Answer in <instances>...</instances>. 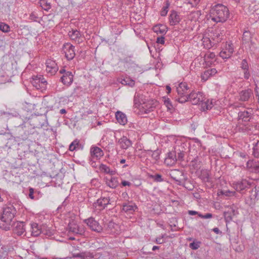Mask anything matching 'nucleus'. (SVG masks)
<instances>
[{"label": "nucleus", "instance_id": "nucleus-1", "mask_svg": "<svg viewBox=\"0 0 259 259\" xmlns=\"http://www.w3.org/2000/svg\"><path fill=\"white\" fill-rule=\"evenodd\" d=\"M17 211L12 205L4 207L0 217V228L5 231L10 230L14 222Z\"/></svg>", "mask_w": 259, "mask_h": 259}, {"label": "nucleus", "instance_id": "nucleus-2", "mask_svg": "<svg viewBox=\"0 0 259 259\" xmlns=\"http://www.w3.org/2000/svg\"><path fill=\"white\" fill-rule=\"evenodd\" d=\"M230 15L228 8L222 4H217L210 11V17L217 23H223L227 21Z\"/></svg>", "mask_w": 259, "mask_h": 259}, {"label": "nucleus", "instance_id": "nucleus-3", "mask_svg": "<svg viewBox=\"0 0 259 259\" xmlns=\"http://www.w3.org/2000/svg\"><path fill=\"white\" fill-rule=\"evenodd\" d=\"M31 82L33 87L37 90H40L41 92L46 90L47 88V81L41 75L32 77Z\"/></svg>", "mask_w": 259, "mask_h": 259}, {"label": "nucleus", "instance_id": "nucleus-4", "mask_svg": "<svg viewBox=\"0 0 259 259\" xmlns=\"http://www.w3.org/2000/svg\"><path fill=\"white\" fill-rule=\"evenodd\" d=\"M170 177L178 185H182L183 182L187 179L183 171L178 169L172 170L170 173Z\"/></svg>", "mask_w": 259, "mask_h": 259}, {"label": "nucleus", "instance_id": "nucleus-5", "mask_svg": "<svg viewBox=\"0 0 259 259\" xmlns=\"http://www.w3.org/2000/svg\"><path fill=\"white\" fill-rule=\"evenodd\" d=\"M189 101L193 105H197L202 102L206 100L203 94L201 92H192L188 95Z\"/></svg>", "mask_w": 259, "mask_h": 259}, {"label": "nucleus", "instance_id": "nucleus-6", "mask_svg": "<svg viewBox=\"0 0 259 259\" xmlns=\"http://www.w3.org/2000/svg\"><path fill=\"white\" fill-rule=\"evenodd\" d=\"M11 228L13 233L18 236H21L25 233V223L23 222H14Z\"/></svg>", "mask_w": 259, "mask_h": 259}, {"label": "nucleus", "instance_id": "nucleus-7", "mask_svg": "<svg viewBox=\"0 0 259 259\" xmlns=\"http://www.w3.org/2000/svg\"><path fill=\"white\" fill-rule=\"evenodd\" d=\"M62 49L67 60H71L74 58L75 53L74 47L73 45L65 44L63 45Z\"/></svg>", "mask_w": 259, "mask_h": 259}, {"label": "nucleus", "instance_id": "nucleus-8", "mask_svg": "<svg viewBox=\"0 0 259 259\" xmlns=\"http://www.w3.org/2000/svg\"><path fill=\"white\" fill-rule=\"evenodd\" d=\"M84 222L92 231L97 233H100L103 230L102 227L93 218H90L85 220Z\"/></svg>", "mask_w": 259, "mask_h": 259}, {"label": "nucleus", "instance_id": "nucleus-9", "mask_svg": "<svg viewBox=\"0 0 259 259\" xmlns=\"http://www.w3.org/2000/svg\"><path fill=\"white\" fill-rule=\"evenodd\" d=\"M110 199L109 197H101L93 203V207L97 210H102L110 204Z\"/></svg>", "mask_w": 259, "mask_h": 259}, {"label": "nucleus", "instance_id": "nucleus-10", "mask_svg": "<svg viewBox=\"0 0 259 259\" xmlns=\"http://www.w3.org/2000/svg\"><path fill=\"white\" fill-rule=\"evenodd\" d=\"M228 210L224 212V216L226 224L230 223L233 220V217L238 214L235 206H227Z\"/></svg>", "mask_w": 259, "mask_h": 259}, {"label": "nucleus", "instance_id": "nucleus-11", "mask_svg": "<svg viewBox=\"0 0 259 259\" xmlns=\"http://www.w3.org/2000/svg\"><path fill=\"white\" fill-rule=\"evenodd\" d=\"M253 118L252 111H241L238 113L237 119L239 123L241 122H248Z\"/></svg>", "mask_w": 259, "mask_h": 259}, {"label": "nucleus", "instance_id": "nucleus-12", "mask_svg": "<svg viewBox=\"0 0 259 259\" xmlns=\"http://www.w3.org/2000/svg\"><path fill=\"white\" fill-rule=\"evenodd\" d=\"M90 153L92 160L100 159L104 155L103 150L100 148L95 146L91 147Z\"/></svg>", "mask_w": 259, "mask_h": 259}, {"label": "nucleus", "instance_id": "nucleus-13", "mask_svg": "<svg viewBox=\"0 0 259 259\" xmlns=\"http://www.w3.org/2000/svg\"><path fill=\"white\" fill-rule=\"evenodd\" d=\"M142 108L143 109V111L145 113H149L153 110V109L155 108L153 101H148L146 102L145 99H142Z\"/></svg>", "mask_w": 259, "mask_h": 259}, {"label": "nucleus", "instance_id": "nucleus-14", "mask_svg": "<svg viewBox=\"0 0 259 259\" xmlns=\"http://www.w3.org/2000/svg\"><path fill=\"white\" fill-rule=\"evenodd\" d=\"M249 186V184L248 181L243 180L234 184V187L237 191L242 193L243 190L248 188Z\"/></svg>", "mask_w": 259, "mask_h": 259}, {"label": "nucleus", "instance_id": "nucleus-15", "mask_svg": "<svg viewBox=\"0 0 259 259\" xmlns=\"http://www.w3.org/2000/svg\"><path fill=\"white\" fill-rule=\"evenodd\" d=\"M46 70L51 74H55L58 70L57 64L55 61L48 60L46 61Z\"/></svg>", "mask_w": 259, "mask_h": 259}, {"label": "nucleus", "instance_id": "nucleus-16", "mask_svg": "<svg viewBox=\"0 0 259 259\" xmlns=\"http://www.w3.org/2000/svg\"><path fill=\"white\" fill-rule=\"evenodd\" d=\"M73 75L70 71H67L60 78L61 81L64 85H70L73 82Z\"/></svg>", "mask_w": 259, "mask_h": 259}, {"label": "nucleus", "instance_id": "nucleus-17", "mask_svg": "<svg viewBox=\"0 0 259 259\" xmlns=\"http://www.w3.org/2000/svg\"><path fill=\"white\" fill-rule=\"evenodd\" d=\"M222 33L219 30H212L210 34V39H212L213 42V44L219 42L222 39Z\"/></svg>", "mask_w": 259, "mask_h": 259}, {"label": "nucleus", "instance_id": "nucleus-18", "mask_svg": "<svg viewBox=\"0 0 259 259\" xmlns=\"http://www.w3.org/2000/svg\"><path fill=\"white\" fill-rule=\"evenodd\" d=\"M118 143L122 149H126L132 145V141L125 136L119 139Z\"/></svg>", "mask_w": 259, "mask_h": 259}, {"label": "nucleus", "instance_id": "nucleus-19", "mask_svg": "<svg viewBox=\"0 0 259 259\" xmlns=\"http://www.w3.org/2000/svg\"><path fill=\"white\" fill-rule=\"evenodd\" d=\"M137 209V206L134 203H123L122 204V211L128 214H132Z\"/></svg>", "mask_w": 259, "mask_h": 259}, {"label": "nucleus", "instance_id": "nucleus-20", "mask_svg": "<svg viewBox=\"0 0 259 259\" xmlns=\"http://www.w3.org/2000/svg\"><path fill=\"white\" fill-rule=\"evenodd\" d=\"M31 235L33 236H38L40 234L44 232L41 226H39L36 223L31 224Z\"/></svg>", "mask_w": 259, "mask_h": 259}, {"label": "nucleus", "instance_id": "nucleus-21", "mask_svg": "<svg viewBox=\"0 0 259 259\" xmlns=\"http://www.w3.org/2000/svg\"><path fill=\"white\" fill-rule=\"evenodd\" d=\"M169 23L170 25H175L180 21V17L175 11H172L169 16Z\"/></svg>", "mask_w": 259, "mask_h": 259}, {"label": "nucleus", "instance_id": "nucleus-22", "mask_svg": "<svg viewBox=\"0 0 259 259\" xmlns=\"http://www.w3.org/2000/svg\"><path fill=\"white\" fill-rule=\"evenodd\" d=\"M252 94V92L251 89L242 91L239 93V100L241 101H247L249 100Z\"/></svg>", "mask_w": 259, "mask_h": 259}, {"label": "nucleus", "instance_id": "nucleus-23", "mask_svg": "<svg viewBox=\"0 0 259 259\" xmlns=\"http://www.w3.org/2000/svg\"><path fill=\"white\" fill-rule=\"evenodd\" d=\"M106 184L109 187L114 189L119 185V182L117 177H111L110 179L106 178Z\"/></svg>", "mask_w": 259, "mask_h": 259}, {"label": "nucleus", "instance_id": "nucleus-24", "mask_svg": "<svg viewBox=\"0 0 259 259\" xmlns=\"http://www.w3.org/2000/svg\"><path fill=\"white\" fill-rule=\"evenodd\" d=\"M115 117L118 122L120 124L124 125L127 122L126 115L121 111H117L115 114Z\"/></svg>", "mask_w": 259, "mask_h": 259}, {"label": "nucleus", "instance_id": "nucleus-25", "mask_svg": "<svg viewBox=\"0 0 259 259\" xmlns=\"http://www.w3.org/2000/svg\"><path fill=\"white\" fill-rule=\"evenodd\" d=\"M68 35L70 38L75 41L79 42L80 37H81V34L79 31L76 29H72L68 32Z\"/></svg>", "mask_w": 259, "mask_h": 259}, {"label": "nucleus", "instance_id": "nucleus-26", "mask_svg": "<svg viewBox=\"0 0 259 259\" xmlns=\"http://www.w3.org/2000/svg\"><path fill=\"white\" fill-rule=\"evenodd\" d=\"M247 166L250 170L255 173L259 172V161H250L247 163Z\"/></svg>", "mask_w": 259, "mask_h": 259}, {"label": "nucleus", "instance_id": "nucleus-27", "mask_svg": "<svg viewBox=\"0 0 259 259\" xmlns=\"http://www.w3.org/2000/svg\"><path fill=\"white\" fill-rule=\"evenodd\" d=\"M153 30L157 34L161 35H164L167 32L166 26L162 24L155 25L153 27Z\"/></svg>", "mask_w": 259, "mask_h": 259}, {"label": "nucleus", "instance_id": "nucleus-28", "mask_svg": "<svg viewBox=\"0 0 259 259\" xmlns=\"http://www.w3.org/2000/svg\"><path fill=\"white\" fill-rule=\"evenodd\" d=\"M73 256L76 257H79L81 259H91L94 257V255L90 252L85 251L74 254Z\"/></svg>", "mask_w": 259, "mask_h": 259}, {"label": "nucleus", "instance_id": "nucleus-29", "mask_svg": "<svg viewBox=\"0 0 259 259\" xmlns=\"http://www.w3.org/2000/svg\"><path fill=\"white\" fill-rule=\"evenodd\" d=\"M78 227L75 221L71 220L69 222L67 228L69 232L74 233L78 231Z\"/></svg>", "mask_w": 259, "mask_h": 259}, {"label": "nucleus", "instance_id": "nucleus-30", "mask_svg": "<svg viewBox=\"0 0 259 259\" xmlns=\"http://www.w3.org/2000/svg\"><path fill=\"white\" fill-rule=\"evenodd\" d=\"M199 178L203 182H209L210 181L209 171L207 169H202L200 171Z\"/></svg>", "mask_w": 259, "mask_h": 259}, {"label": "nucleus", "instance_id": "nucleus-31", "mask_svg": "<svg viewBox=\"0 0 259 259\" xmlns=\"http://www.w3.org/2000/svg\"><path fill=\"white\" fill-rule=\"evenodd\" d=\"M214 101H213V100L207 99L206 101L204 100V101L202 102V107L204 109L205 108L206 110H209L211 109L212 107L214 106Z\"/></svg>", "mask_w": 259, "mask_h": 259}, {"label": "nucleus", "instance_id": "nucleus-32", "mask_svg": "<svg viewBox=\"0 0 259 259\" xmlns=\"http://www.w3.org/2000/svg\"><path fill=\"white\" fill-rule=\"evenodd\" d=\"M80 146L81 145L79 144V141L76 139L70 144L69 149L71 151H73L79 149Z\"/></svg>", "mask_w": 259, "mask_h": 259}, {"label": "nucleus", "instance_id": "nucleus-33", "mask_svg": "<svg viewBox=\"0 0 259 259\" xmlns=\"http://www.w3.org/2000/svg\"><path fill=\"white\" fill-rule=\"evenodd\" d=\"M148 177L153 179L155 182H162L164 181L162 175L159 174H155V175L148 174Z\"/></svg>", "mask_w": 259, "mask_h": 259}, {"label": "nucleus", "instance_id": "nucleus-34", "mask_svg": "<svg viewBox=\"0 0 259 259\" xmlns=\"http://www.w3.org/2000/svg\"><path fill=\"white\" fill-rule=\"evenodd\" d=\"M250 198L252 200H258L259 199V187L256 186L251 191Z\"/></svg>", "mask_w": 259, "mask_h": 259}, {"label": "nucleus", "instance_id": "nucleus-35", "mask_svg": "<svg viewBox=\"0 0 259 259\" xmlns=\"http://www.w3.org/2000/svg\"><path fill=\"white\" fill-rule=\"evenodd\" d=\"M39 6L44 10L48 11L51 8V5L47 0H40Z\"/></svg>", "mask_w": 259, "mask_h": 259}, {"label": "nucleus", "instance_id": "nucleus-36", "mask_svg": "<svg viewBox=\"0 0 259 259\" xmlns=\"http://www.w3.org/2000/svg\"><path fill=\"white\" fill-rule=\"evenodd\" d=\"M201 161L198 156L195 157L191 162V165L195 169H198L200 167Z\"/></svg>", "mask_w": 259, "mask_h": 259}, {"label": "nucleus", "instance_id": "nucleus-37", "mask_svg": "<svg viewBox=\"0 0 259 259\" xmlns=\"http://www.w3.org/2000/svg\"><path fill=\"white\" fill-rule=\"evenodd\" d=\"M252 153L254 157L259 158V140H257V142L253 144Z\"/></svg>", "mask_w": 259, "mask_h": 259}, {"label": "nucleus", "instance_id": "nucleus-38", "mask_svg": "<svg viewBox=\"0 0 259 259\" xmlns=\"http://www.w3.org/2000/svg\"><path fill=\"white\" fill-rule=\"evenodd\" d=\"M100 168L102 171H103L105 173L113 175L114 171L111 170L110 167L106 165L101 164L100 166Z\"/></svg>", "mask_w": 259, "mask_h": 259}, {"label": "nucleus", "instance_id": "nucleus-39", "mask_svg": "<svg viewBox=\"0 0 259 259\" xmlns=\"http://www.w3.org/2000/svg\"><path fill=\"white\" fill-rule=\"evenodd\" d=\"M143 96L140 95L139 94L135 96L134 97V104L136 107H138L141 105L142 106Z\"/></svg>", "mask_w": 259, "mask_h": 259}, {"label": "nucleus", "instance_id": "nucleus-40", "mask_svg": "<svg viewBox=\"0 0 259 259\" xmlns=\"http://www.w3.org/2000/svg\"><path fill=\"white\" fill-rule=\"evenodd\" d=\"M188 95L185 96H176L175 97V100L180 103H184L187 101H189V98H188Z\"/></svg>", "mask_w": 259, "mask_h": 259}, {"label": "nucleus", "instance_id": "nucleus-41", "mask_svg": "<svg viewBox=\"0 0 259 259\" xmlns=\"http://www.w3.org/2000/svg\"><path fill=\"white\" fill-rule=\"evenodd\" d=\"M147 154L149 155H151V157L154 160H158L159 158V152L158 150H155L154 151H148L147 152Z\"/></svg>", "mask_w": 259, "mask_h": 259}, {"label": "nucleus", "instance_id": "nucleus-42", "mask_svg": "<svg viewBox=\"0 0 259 259\" xmlns=\"http://www.w3.org/2000/svg\"><path fill=\"white\" fill-rule=\"evenodd\" d=\"M169 6V3L168 2H167L165 5L162 7V10L160 12V15L161 16H165L166 15L168 11Z\"/></svg>", "mask_w": 259, "mask_h": 259}, {"label": "nucleus", "instance_id": "nucleus-43", "mask_svg": "<svg viewBox=\"0 0 259 259\" xmlns=\"http://www.w3.org/2000/svg\"><path fill=\"white\" fill-rule=\"evenodd\" d=\"M166 157L171 159L172 162H176L177 161L176 151L169 152L168 153Z\"/></svg>", "mask_w": 259, "mask_h": 259}, {"label": "nucleus", "instance_id": "nucleus-44", "mask_svg": "<svg viewBox=\"0 0 259 259\" xmlns=\"http://www.w3.org/2000/svg\"><path fill=\"white\" fill-rule=\"evenodd\" d=\"M0 30L4 32H8L10 30V26L8 24H7L5 23L1 22L0 23Z\"/></svg>", "mask_w": 259, "mask_h": 259}, {"label": "nucleus", "instance_id": "nucleus-45", "mask_svg": "<svg viewBox=\"0 0 259 259\" xmlns=\"http://www.w3.org/2000/svg\"><path fill=\"white\" fill-rule=\"evenodd\" d=\"M220 56L223 59H228L231 56V51L227 52V51H222L220 53Z\"/></svg>", "mask_w": 259, "mask_h": 259}, {"label": "nucleus", "instance_id": "nucleus-46", "mask_svg": "<svg viewBox=\"0 0 259 259\" xmlns=\"http://www.w3.org/2000/svg\"><path fill=\"white\" fill-rule=\"evenodd\" d=\"M211 76L210 72L208 69L205 70L202 74H201V79L204 81L207 80Z\"/></svg>", "mask_w": 259, "mask_h": 259}, {"label": "nucleus", "instance_id": "nucleus-47", "mask_svg": "<svg viewBox=\"0 0 259 259\" xmlns=\"http://www.w3.org/2000/svg\"><path fill=\"white\" fill-rule=\"evenodd\" d=\"M177 89L179 90L186 92V91L189 89V87L186 82H182L179 84V86Z\"/></svg>", "mask_w": 259, "mask_h": 259}, {"label": "nucleus", "instance_id": "nucleus-48", "mask_svg": "<svg viewBox=\"0 0 259 259\" xmlns=\"http://www.w3.org/2000/svg\"><path fill=\"white\" fill-rule=\"evenodd\" d=\"M200 2V0H185V3L190 4L192 7L196 6Z\"/></svg>", "mask_w": 259, "mask_h": 259}, {"label": "nucleus", "instance_id": "nucleus-49", "mask_svg": "<svg viewBox=\"0 0 259 259\" xmlns=\"http://www.w3.org/2000/svg\"><path fill=\"white\" fill-rule=\"evenodd\" d=\"M240 67L243 70H248L249 67L248 63L246 59H243L240 64Z\"/></svg>", "mask_w": 259, "mask_h": 259}, {"label": "nucleus", "instance_id": "nucleus-50", "mask_svg": "<svg viewBox=\"0 0 259 259\" xmlns=\"http://www.w3.org/2000/svg\"><path fill=\"white\" fill-rule=\"evenodd\" d=\"M190 247L192 249L196 250L198 249L200 247V242H193L190 244Z\"/></svg>", "mask_w": 259, "mask_h": 259}, {"label": "nucleus", "instance_id": "nucleus-51", "mask_svg": "<svg viewBox=\"0 0 259 259\" xmlns=\"http://www.w3.org/2000/svg\"><path fill=\"white\" fill-rule=\"evenodd\" d=\"M184 155H185V153H184V152H183V151L180 150L179 152H178L177 156V160H180V161L183 160Z\"/></svg>", "mask_w": 259, "mask_h": 259}, {"label": "nucleus", "instance_id": "nucleus-52", "mask_svg": "<svg viewBox=\"0 0 259 259\" xmlns=\"http://www.w3.org/2000/svg\"><path fill=\"white\" fill-rule=\"evenodd\" d=\"M127 85L130 87H133L135 85V81L130 77H126Z\"/></svg>", "mask_w": 259, "mask_h": 259}, {"label": "nucleus", "instance_id": "nucleus-53", "mask_svg": "<svg viewBox=\"0 0 259 259\" xmlns=\"http://www.w3.org/2000/svg\"><path fill=\"white\" fill-rule=\"evenodd\" d=\"M215 57V55L214 53H210L206 54L205 55V62H209V61H208V59H214Z\"/></svg>", "mask_w": 259, "mask_h": 259}, {"label": "nucleus", "instance_id": "nucleus-54", "mask_svg": "<svg viewBox=\"0 0 259 259\" xmlns=\"http://www.w3.org/2000/svg\"><path fill=\"white\" fill-rule=\"evenodd\" d=\"M199 217L204 219H210L212 218V214L210 213H207L205 214H202L201 213L199 214Z\"/></svg>", "mask_w": 259, "mask_h": 259}, {"label": "nucleus", "instance_id": "nucleus-55", "mask_svg": "<svg viewBox=\"0 0 259 259\" xmlns=\"http://www.w3.org/2000/svg\"><path fill=\"white\" fill-rule=\"evenodd\" d=\"M164 103L168 109H170L172 108V105L171 104L170 100L168 98L164 100Z\"/></svg>", "mask_w": 259, "mask_h": 259}, {"label": "nucleus", "instance_id": "nucleus-56", "mask_svg": "<svg viewBox=\"0 0 259 259\" xmlns=\"http://www.w3.org/2000/svg\"><path fill=\"white\" fill-rule=\"evenodd\" d=\"M164 163L167 165L169 166H172L174 164H175L176 162H172V160L170 159L169 158L166 157L164 160Z\"/></svg>", "mask_w": 259, "mask_h": 259}, {"label": "nucleus", "instance_id": "nucleus-57", "mask_svg": "<svg viewBox=\"0 0 259 259\" xmlns=\"http://www.w3.org/2000/svg\"><path fill=\"white\" fill-rule=\"evenodd\" d=\"M156 42L161 45L164 44V37L163 36L158 37L157 38Z\"/></svg>", "mask_w": 259, "mask_h": 259}, {"label": "nucleus", "instance_id": "nucleus-58", "mask_svg": "<svg viewBox=\"0 0 259 259\" xmlns=\"http://www.w3.org/2000/svg\"><path fill=\"white\" fill-rule=\"evenodd\" d=\"M33 193H34V189L32 188H29V197L31 199H34V196Z\"/></svg>", "mask_w": 259, "mask_h": 259}, {"label": "nucleus", "instance_id": "nucleus-59", "mask_svg": "<svg viewBox=\"0 0 259 259\" xmlns=\"http://www.w3.org/2000/svg\"><path fill=\"white\" fill-rule=\"evenodd\" d=\"M163 235L160 237L157 238L156 239V243L157 244H162L163 243H164V240H163Z\"/></svg>", "mask_w": 259, "mask_h": 259}, {"label": "nucleus", "instance_id": "nucleus-60", "mask_svg": "<svg viewBox=\"0 0 259 259\" xmlns=\"http://www.w3.org/2000/svg\"><path fill=\"white\" fill-rule=\"evenodd\" d=\"M177 93H178V95L177 96H187V95H188L187 92H185L184 91L179 90L178 89H177Z\"/></svg>", "mask_w": 259, "mask_h": 259}, {"label": "nucleus", "instance_id": "nucleus-61", "mask_svg": "<svg viewBox=\"0 0 259 259\" xmlns=\"http://www.w3.org/2000/svg\"><path fill=\"white\" fill-rule=\"evenodd\" d=\"M244 77L245 79H248L250 76L248 70H244Z\"/></svg>", "mask_w": 259, "mask_h": 259}, {"label": "nucleus", "instance_id": "nucleus-62", "mask_svg": "<svg viewBox=\"0 0 259 259\" xmlns=\"http://www.w3.org/2000/svg\"><path fill=\"white\" fill-rule=\"evenodd\" d=\"M208 70L211 76L215 75L218 72L215 68H211L208 69Z\"/></svg>", "mask_w": 259, "mask_h": 259}, {"label": "nucleus", "instance_id": "nucleus-63", "mask_svg": "<svg viewBox=\"0 0 259 259\" xmlns=\"http://www.w3.org/2000/svg\"><path fill=\"white\" fill-rule=\"evenodd\" d=\"M188 213L189 215H191L197 214L199 216V214H201L200 213L198 212V211H196L195 210H188Z\"/></svg>", "mask_w": 259, "mask_h": 259}, {"label": "nucleus", "instance_id": "nucleus-64", "mask_svg": "<svg viewBox=\"0 0 259 259\" xmlns=\"http://www.w3.org/2000/svg\"><path fill=\"white\" fill-rule=\"evenodd\" d=\"M121 185H122V186H130L132 185V184L130 182L125 180H122L121 182Z\"/></svg>", "mask_w": 259, "mask_h": 259}]
</instances>
